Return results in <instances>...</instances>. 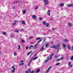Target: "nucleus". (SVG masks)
Here are the masks:
<instances>
[{
  "label": "nucleus",
  "instance_id": "f257e3e1",
  "mask_svg": "<svg viewBox=\"0 0 73 73\" xmlns=\"http://www.w3.org/2000/svg\"><path fill=\"white\" fill-rule=\"evenodd\" d=\"M60 46V44H58L57 46H54L53 45L51 47V48H54V49H57V48H59V46Z\"/></svg>",
  "mask_w": 73,
  "mask_h": 73
},
{
  "label": "nucleus",
  "instance_id": "f03ea898",
  "mask_svg": "<svg viewBox=\"0 0 73 73\" xmlns=\"http://www.w3.org/2000/svg\"><path fill=\"white\" fill-rule=\"evenodd\" d=\"M44 3L45 5H47L48 4V1L47 0H44Z\"/></svg>",
  "mask_w": 73,
  "mask_h": 73
},
{
  "label": "nucleus",
  "instance_id": "7ed1b4c3",
  "mask_svg": "<svg viewBox=\"0 0 73 73\" xmlns=\"http://www.w3.org/2000/svg\"><path fill=\"white\" fill-rule=\"evenodd\" d=\"M67 7H73V4H68L67 5Z\"/></svg>",
  "mask_w": 73,
  "mask_h": 73
},
{
  "label": "nucleus",
  "instance_id": "20e7f679",
  "mask_svg": "<svg viewBox=\"0 0 73 73\" xmlns=\"http://www.w3.org/2000/svg\"><path fill=\"white\" fill-rule=\"evenodd\" d=\"M12 69H13V70H12V73H14L15 72V68H14V66L12 67Z\"/></svg>",
  "mask_w": 73,
  "mask_h": 73
},
{
  "label": "nucleus",
  "instance_id": "39448f33",
  "mask_svg": "<svg viewBox=\"0 0 73 73\" xmlns=\"http://www.w3.org/2000/svg\"><path fill=\"white\" fill-rule=\"evenodd\" d=\"M54 55V54H53V53H52L50 55V58L49 59L50 60H51V59H52V57H53V55Z\"/></svg>",
  "mask_w": 73,
  "mask_h": 73
},
{
  "label": "nucleus",
  "instance_id": "423d86ee",
  "mask_svg": "<svg viewBox=\"0 0 73 73\" xmlns=\"http://www.w3.org/2000/svg\"><path fill=\"white\" fill-rule=\"evenodd\" d=\"M68 26L71 27H72L73 26V25L72 24V23H68Z\"/></svg>",
  "mask_w": 73,
  "mask_h": 73
},
{
  "label": "nucleus",
  "instance_id": "0eeeda50",
  "mask_svg": "<svg viewBox=\"0 0 73 73\" xmlns=\"http://www.w3.org/2000/svg\"><path fill=\"white\" fill-rule=\"evenodd\" d=\"M49 57H48V60H45L44 62V63H45V64L46 63V62H48V61H49Z\"/></svg>",
  "mask_w": 73,
  "mask_h": 73
},
{
  "label": "nucleus",
  "instance_id": "6e6552de",
  "mask_svg": "<svg viewBox=\"0 0 73 73\" xmlns=\"http://www.w3.org/2000/svg\"><path fill=\"white\" fill-rule=\"evenodd\" d=\"M44 46H43L40 49V51H42V50H43L44 49Z\"/></svg>",
  "mask_w": 73,
  "mask_h": 73
},
{
  "label": "nucleus",
  "instance_id": "1a4fd4ad",
  "mask_svg": "<svg viewBox=\"0 0 73 73\" xmlns=\"http://www.w3.org/2000/svg\"><path fill=\"white\" fill-rule=\"evenodd\" d=\"M42 41V39H40V40H39L38 42H37V44H36V45H35L34 46H36V45H37L38 44V43H39L40 42V41Z\"/></svg>",
  "mask_w": 73,
  "mask_h": 73
},
{
  "label": "nucleus",
  "instance_id": "9d476101",
  "mask_svg": "<svg viewBox=\"0 0 73 73\" xmlns=\"http://www.w3.org/2000/svg\"><path fill=\"white\" fill-rule=\"evenodd\" d=\"M36 17L37 16H36V15H33L32 16V18H33V19H36Z\"/></svg>",
  "mask_w": 73,
  "mask_h": 73
},
{
  "label": "nucleus",
  "instance_id": "9b49d317",
  "mask_svg": "<svg viewBox=\"0 0 73 73\" xmlns=\"http://www.w3.org/2000/svg\"><path fill=\"white\" fill-rule=\"evenodd\" d=\"M40 69H38L36 70V73H38V72H40Z\"/></svg>",
  "mask_w": 73,
  "mask_h": 73
},
{
  "label": "nucleus",
  "instance_id": "f8f14e48",
  "mask_svg": "<svg viewBox=\"0 0 73 73\" xmlns=\"http://www.w3.org/2000/svg\"><path fill=\"white\" fill-rule=\"evenodd\" d=\"M43 24L44 25H45L46 24V22L45 21H43Z\"/></svg>",
  "mask_w": 73,
  "mask_h": 73
},
{
  "label": "nucleus",
  "instance_id": "ddd939ff",
  "mask_svg": "<svg viewBox=\"0 0 73 73\" xmlns=\"http://www.w3.org/2000/svg\"><path fill=\"white\" fill-rule=\"evenodd\" d=\"M33 38V36H31L29 38V40H30V39H32V38Z\"/></svg>",
  "mask_w": 73,
  "mask_h": 73
},
{
  "label": "nucleus",
  "instance_id": "4468645a",
  "mask_svg": "<svg viewBox=\"0 0 73 73\" xmlns=\"http://www.w3.org/2000/svg\"><path fill=\"white\" fill-rule=\"evenodd\" d=\"M22 24H23V25H25V22L24 21H22Z\"/></svg>",
  "mask_w": 73,
  "mask_h": 73
},
{
  "label": "nucleus",
  "instance_id": "2eb2a0df",
  "mask_svg": "<svg viewBox=\"0 0 73 73\" xmlns=\"http://www.w3.org/2000/svg\"><path fill=\"white\" fill-rule=\"evenodd\" d=\"M48 15L50 16V11L49 10H48Z\"/></svg>",
  "mask_w": 73,
  "mask_h": 73
},
{
  "label": "nucleus",
  "instance_id": "dca6fc26",
  "mask_svg": "<svg viewBox=\"0 0 73 73\" xmlns=\"http://www.w3.org/2000/svg\"><path fill=\"white\" fill-rule=\"evenodd\" d=\"M41 40V38L38 37L36 38V40Z\"/></svg>",
  "mask_w": 73,
  "mask_h": 73
},
{
  "label": "nucleus",
  "instance_id": "f3484780",
  "mask_svg": "<svg viewBox=\"0 0 73 73\" xmlns=\"http://www.w3.org/2000/svg\"><path fill=\"white\" fill-rule=\"evenodd\" d=\"M49 43H47V44H46L45 47L46 48H47V47H48V45H49Z\"/></svg>",
  "mask_w": 73,
  "mask_h": 73
},
{
  "label": "nucleus",
  "instance_id": "a211bd4d",
  "mask_svg": "<svg viewBox=\"0 0 73 73\" xmlns=\"http://www.w3.org/2000/svg\"><path fill=\"white\" fill-rule=\"evenodd\" d=\"M64 4L63 3H61L60 5V6L62 7L63 6H64Z\"/></svg>",
  "mask_w": 73,
  "mask_h": 73
},
{
  "label": "nucleus",
  "instance_id": "6ab92c4d",
  "mask_svg": "<svg viewBox=\"0 0 73 73\" xmlns=\"http://www.w3.org/2000/svg\"><path fill=\"white\" fill-rule=\"evenodd\" d=\"M37 58H38V57H34L33 58V60H36Z\"/></svg>",
  "mask_w": 73,
  "mask_h": 73
},
{
  "label": "nucleus",
  "instance_id": "aec40b11",
  "mask_svg": "<svg viewBox=\"0 0 73 73\" xmlns=\"http://www.w3.org/2000/svg\"><path fill=\"white\" fill-rule=\"evenodd\" d=\"M62 45H63L62 46L63 47V48H65V47H66V45H65V44H63Z\"/></svg>",
  "mask_w": 73,
  "mask_h": 73
},
{
  "label": "nucleus",
  "instance_id": "412c9836",
  "mask_svg": "<svg viewBox=\"0 0 73 73\" xmlns=\"http://www.w3.org/2000/svg\"><path fill=\"white\" fill-rule=\"evenodd\" d=\"M15 32L16 33H17V32H19V31H18V30L17 29H16L15 30Z\"/></svg>",
  "mask_w": 73,
  "mask_h": 73
},
{
  "label": "nucleus",
  "instance_id": "4be33fe9",
  "mask_svg": "<svg viewBox=\"0 0 73 73\" xmlns=\"http://www.w3.org/2000/svg\"><path fill=\"white\" fill-rule=\"evenodd\" d=\"M32 51H31L30 52H28V54H27V56H29V54H30V53H32Z\"/></svg>",
  "mask_w": 73,
  "mask_h": 73
},
{
  "label": "nucleus",
  "instance_id": "5701e85b",
  "mask_svg": "<svg viewBox=\"0 0 73 73\" xmlns=\"http://www.w3.org/2000/svg\"><path fill=\"white\" fill-rule=\"evenodd\" d=\"M68 49H70V45L69 44L68 45Z\"/></svg>",
  "mask_w": 73,
  "mask_h": 73
},
{
  "label": "nucleus",
  "instance_id": "b1692460",
  "mask_svg": "<svg viewBox=\"0 0 73 73\" xmlns=\"http://www.w3.org/2000/svg\"><path fill=\"white\" fill-rule=\"evenodd\" d=\"M64 42H68V40L66 39H65L64 40Z\"/></svg>",
  "mask_w": 73,
  "mask_h": 73
},
{
  "label": "nucleus",
  "instance_id": "393cba45",
  "mask_svg": "<svg viewBox=\"0 0 73 73\" xmlns=\"http://www.w3.org/2000/svg\"><path fill=\"white\" fill-rule=\"evenodd\" d=\"M21 42H22V43H24V42H25V41H24L23 39H22L21 40Z\"/></svg>",
  "mask_w": 73,
  "mask_h": 73
},
{
  "label": "nucleus",
  "instance_id": "a878e982",
  "mask_svg": "<svg viewBox=\"0 0 73 73\" xmlns=\"http://www.w3.org/2000/svg\"><path fill=\"white\" fill-rule=\"evenodd\" d=\"M23 13H24V14L26 13V11L25 10H23Z\"/></svg>",
  "mask_w": 73,
  "mask_h": 73
},
{
  "label": "nucleus",
  "instance_id": "bb28decb",
  "mask_svg": "<svg viewBox=\"0 0 73 73\" xmlns=\"http://www.w3.org/2000/svg\"><path fill=\"white\" fill-rule=\"evenodd\" d=\"M32 47H33V46H31L29 47V49H31V48H32Z\"/></svg>",
  "mask_w": 73,
  "mask_h": 73
},
{
  "label": "nucleus",
  "instance_id": "cd10ccee",
  "mask_svg": "<svg viewBox=\"0 0 73 73\" xmlns=\"http://www.w3.org/2000/svg\"><path fill=\"white\" fill-rule=\"evenodd\" d=\"M16 54H17V53L15 52H14V56H16Z\"/></svg>",
  "mask_w": 73,
  "mask_h": 73
},
{
  "label": "nucleus",
  "instance_id": "c85d7f7f",
  "mask_svg": "<svg viewBox=\"0 0 73 73\" xmlns=\"http://www.w3.org/2000/svg\"><path fill=\"white\" fill-rule=\"evenodd\" d=\"M70 60H73V56H72L71 57V58Z\"/></svg>",
  "mask_w": 73,
  "mask_h": 73
},
{
  "label": "nucleus",
  "instance_id": "c756f323",
  "mask_svg": "<svg viewBox=\"0 0 73 73\" xmlns=\"http://www.w3.org/2000/svg\"><path fill=\"white\" fill-rule=\"evenodd\" d=\"M60 60H64V58L63 57H62L61 58H60Z\"/></svg>",
  "mask_w": 73,
  "mask_h": 73
},
{
  "label": "nucleus",
  "instance_id": "7c9ffc66",
  "mask_svg": "<svg viewBox=\"0 0 73 73\" xmlns=\"http://www.w3.org/2000/svg\"><path fill=\"white\" fill-rule=\"evenodd\" d=\"M24 65V63H21L19 64V65Z\"/></svg>",
  "mask_w": 73,
  "mask_h": 73
},
{
  "label": "nucleus",
  "instance_id": "2f4dec72",
  "mask_svg": "<svg viewBox=\"0 0 73 73\" xmlns=\"http://www.w3.org/2000/svg\"><path fill=\"white\" fill-rule=\"evenodd\" d=\"M3 35H6V32H4L3 33Z\"/></svg>",
  "mask_w": 73,
  "mask_h": 73
},
{
  "label": "nucleus",
  "instance_id": "473e14b6",
  "mask_svg": "<svg viewBox=\"0 0 73 73\" xmlns=\"http://www.w3.org/2000/svg\"><path fill=\"white\" fill-rule=\"evenodd\" d=\"M60 63H58V64H56L55 65H60Z\"/></svg>",
  "mask_w": 73,
  "mask_h": 73
},
{
  "label": "nucleus",
  "instance_id": "72a5a7b5",
  "mask_svg": "<svg viewBox=\"0 0 73 73\" xmlns=\"http://www.w3.org/2000/svg\"><path fill=\"white\" fill-rule=\"evenodd\" d=\"M60 60H61L60 59V58L57 59L56 60V61H60Z\"/></svg>",
  "mask_w": 73,
  "mask_h": 73
},
{
  "label": "nucleus",
  "instance_id": "f704fd0d",
  "mask_svg": "<svg viewBox=\"0 0 73 73\" xmlns=\"http://www.w3.org/2000/svg\"><path fill=\"white\" fill-rule=\"evenodd\" d=\"M18 47H19V48H18V49H20V45H18Z\"/></svg>",
  "mask_w": 73,
  "mask_h": 73
},
{
  "label": "nucleus",
  "instance_id": "c9c22d12",
  "mask_svg": "<svg viewBox=\"0 0 73 73\" xmlns=\"http://www.w3.org/2000/svg\"><path fill=\"white\" fill-rule=\"evenodd\" d=\"M48 26H49V24L47 23L46 25V27H48Z\"/></svg>",
  "mask_w": 73,
  "mask_h": 73
},
{
  "label": "nucleus",
  "instance_id": "e433bc0d",
  "mask_svg": "<svg viewBox=\"0 0 73 73\" xmlns=\"http://www.w3.org/2000/svg\"><path fill=\"white\" fill-rule=\"evenodd\" d=\"M40 20H42V17H40Z\"/></svg>",
  "mask_w": 73,
  "mask_h": 73
},
{
  "label": "nucleus",
  "instance_id": "4c0bfd02",
  "mask_svg": "<svg viewBox=\"0 0 73 73\" xmlns=\"http://www.w3.org/2000/svg\"><path fill=\"white\" fill-rule=\"evenodd\" d=\"M38 6H37L36 7V8H35V9H38Z\"/></svg>",
  "mask_w": 73,
  "mask_h": 73
},
{
  "label": "nucleus",
  "instance_id": "58836bf2",
  "mask_svg": "<svg viewBox=\"0 0 73 73\" xmlns=\"http://www.w3.org/2000/svg\"><path fill=\"white\" fill-rule=\"evenodd\" d=\"M14 3H15V4H17V3H18V1H16V2L15 1L14 2Z\"/></svg>",
  "mask_w": 73,
  "mask_h": 73
},
{
  "label": "nucleus",
  "instance_id": "ea45409f",
  "mask_svg": "<svg viewBox=\"0 0 73 73\" xmlns=\"http://www.w3.org/2000/svg\"><path fill=\"white\" fill-rule=\"evenodd\" d=\"M16 23H18V21L16 20H15L14 21Z\"/></svg>",
  "mask_w": 73,
  "mask_h": 73
},
{
  "label": "nucleus",
  "instance_id": "a19ab883",
  "mask_svg": "<svg viewBox=\"0 0 73 73\" xmlns=\"http://www.w3.org/2000/svg\"><path fill=\"white\" fill-rule=\"evenodd\" d=\"M32 60H33V58H32L31 60H30V62H32Z\"/></svg>",
  "mask_w": 73,
  "mask_h": 73
},
{
  "label": "nucleus",
  "instance_id": "79ce46f5",
  "mask_svg": "<svg viewBox=\"0 0 73 73\" xmlns=\"http://www.w3.org/2000/svg\"><path fill=\"white\" fill-rule=\"evenodd\" d=\"M37 48V46H36V47H34V49H36Z\"/></svg>",
  "mask_w": 73,
  "mask_h": 73
},
{
  "label": "nucleus",
  "instance_id": "37998d69",
  "mask_svg": "<svg viewBox=\"0 0 73 73\" xmlns=\"http://www.w3.org/2000/svg\"><path fill=\"white\" fill-rule=\"evenodd\" d=\"M21 32H23V31H24V29H21V30H20Z\"/></svg>",
  "mask_w": 73,
  "mask_h": 73
},
{
  "label": "nucleus",
  "instance_id": "c03bdc74",
  "mask_svg": "<svg viewBox=\"0 0 73 73\" xmlns=\"http://www.w3.org/2000/svg\"><path fill=\"white\" fill-rule=\"evenodd\" d=\"M70 68H72V65L71 64L70 66Z\"/></svg>",
  "mask_w": 73,
  "mask_h": 73
},
{
  "label": "nucleus",
  "instance_id": "a18cd8bd",
  "mask_svg": "<svg viewBox=\"0 0 73 73\" xmlns=\"http://www.w3.org/2000/svg\"><path fill=\"white\" fill-rule=\"evenodd\" d=\"M12 24L13 25H16V23H12Z\"/></svg>",
  "mask_w": 73,
  "mask_h": 73
},
{
  "label": "nucleus",
  "instance_id": "49530a36",
  "mask_svg": "<svg viewBox=\"0 0 73 73\" xmlns=\"http://www.w3.org/2000/svg\"><path fill=\"white\" fill-rule=\"evenodd\" d=\"M28 49V47L27 46L26 47V49L27 50V49Z\"/></svg>",
  "mask_w": 73,
  "mask_h": 73
},
{
  "label": "nucleus",
  "instance_id": "de8ad7c7",
  "mask_svg": "<svg viewBox=\"0 0 73 73\" xmlns=\"http://www.w3.org/2000/svg\"><path fill=\"white\" fill-rule=\"evenodd\" d=\"M57 55H56L55 56V58H57Z\"/></svg>",
  "mask_w": 73,
  "mask_h": 73
},
{
  "label": "nucleus",
  "instance_id": "09e8293b",
  "mask_svg": "<svg viewBox=\"0 0 73 73\" xmlns=\"http://www.w3.org/2000/svg\"><path fill=\"white\" fill-rule=\"evenodd\" d=\"M37 54H35V55H34V57H35V56H37Z\"/></svg>",
  "mask_w": 73,
  "mask_h": 73
},
{
  "label": "nucleus",
  "instance_id": "8fccbe9b",
  "mask_svg": "<svg viewBox=\"0 0 73 73\" xmlns=\"http://www.w3.org/2000/svg\"><path fill=\"white\" fill-rule=\"evenodd\" d=\"M72 50H73V45L72 46Z\"/></svg>",
  "mask_w": 73,
  "mask_h": 73
},
{
  "label": "nucleus",
  "instance_id": "3c124183",
  "mask_svg": "<svg viewBox=\"0 0 73 73\" xmlns=\"http://www.w3.org/2000/svg\"><path fill=\"white\" fill-rule=\"evenodd\" d=\"M70 65V62H69V63H68V65Z\"/></svg>",
  "mask_w": 73,
  "mask_h": 73
},
{
  "label": "nucleus",
  "instance_id": "603ef678",
  "mask_svg": "<svg viewBox=\"0 0 73 73\" xmlns=\"http://www.w3.org/2000/svg\"><path fill=\"white\" fill-rule=\"evenodd\" d=\"M48 71H49V70H48L46 72L47 73V72H48Z\"/></svg>",
  "mask_w": 73,
  "mask_h": 73
},
{
  "label": "nucleus",
  "instance_id": "864d4df0",
  "mask_svg": "<svg viewBox=\"0 0 73 73\" xmlns=\"http://www.w3.org/2000/svg\"><path fill=\"white\" fill-rule=\"evenodd\" d=\"M24 62V61H23V60H22L21 61V62Z\"/></svg>",
  "mask_w": 73,
  "mask_h": 73
},
{
  "label": "nucleus",
  "instance_id": "5fc2aeb1",
  "mask_svg": "<svg viewBox=\"0 0 73 73\" xmlns=\"http://www.w3.org/2000/svg\"><path fill=\"white\" fill-rule=\"evenodd\" d=\"M15 6H14V7H13V9H15Z\"/></svg>",
  "mask_w": 73,
  "mask_h": 73
},
{
  "label": "nucleus",
  "instance_id": "6e6d98bb",
  "mask_svg": "<svg viewBox=\"0 0 73 73\" xmlns=\"http://www.w3.org/2000/svg\"><path fill=\"white\" fill-rule=\"evenodd\" d=\"M50 20H51V21L53 20V19H50Z\"/></svg>",
  "mask_w": 73,
  "mask_h": 73
},
{
  "label": "nucleus",
  "instance_id": "4d7b16f0",
  "mask_svg": "<svg viewBox=\"0 0 73 73\" xmlns=\"http://www.w3.org/2000/svg\"><path fill=\"white\" fill-rule=\"evenodd\" d=\"M52 30H53V31H54V28H52Z\"/></svg>",
  "mask_w": 73,
  "mask_h": 73
},
{
  "label": "nucleus",
  "instance_id": "13d9d810",
  "mask_svg": "<svg viewBox=\"0 0 73 73\" xmlns=\"http://www.w3.org/2000/svg\"><path fill=\"white\" fill-rule=\"evenodd\" d=\"M52 68V66H50L49 67V68H50H50Z\"/></svg>",
  "mask_w": 73,
  "mask_h": 73
},
{
  "label": "nucleus",
  "instance_id": "bf43d9fd",
  "mask_svg": "<svg viewBox=\"0 0 73 73\" xmlns=\"http://www.w3.org/2000/svg\"><path fill=\"white\" fill-rule=\"evenodd\" d=\"M31 62H29V64H31Z\"/></svg>",
  "mask_w": 73,
  "mask_h": 73
},
{
  "label": "nucleus",
  "instance_id": "052dcab7",
  "mask_svg": "<svg viewBox=\"0 0 73 73\" xmlns=\"http://www.w3.org/2000/svg\"><path fill=\"white\" fill-rule=\"evenodd\" d=\"M50 70V68H49L48 69V70Z\"/></svg>",
  "mask_w": 73,
  "mask_h": 73
},
{
  "label": "nucleus",
  "instance_id": "680f3d73",
  "mask_svg": "<svg viewBox=\"0 0 73 73\" xmlns=\"http://www.w3.org/2000/svg\"><path fill=\"white\" fill-rule=\"evenodd\" d=\"M30 65V64H29L28 65V66H29V65Z\"/></svg>",
  "mask_w": 73,
  "mask_h": 73
},
{
  "label": "nucleus",
  "instance_id": "e2e57ef3",
  "mask_svg": "<svg viewBox=\"0 0 73 73\" xmlns=\"http://www.w3.org/2000/svg\"><path fill=\"white\" fill-rule=\"evenodd\" d=\"M52 43H53V42H51V44H52Z\"/></svg>",
  "mask_w": 73,
  "mask_h": 73
},
{
  "label": "nucleus",
  "instance_id": "0e129e2a",
  "mask_svg": "<svg viewBox=\"0 0 73 73\" xmlns=\"http://www.w3.org/2000/svg\"><path fill=\"white\" fill-rule=\"evenodd\" d=\"M12 36H13L12 35H11V37H12Z\"/></svg>",
  "mask_w": 73,
  "mask_h": 73
},
{
  "label": "nucleus",
  "instance_id": "69168bd1",
  "mask_svg": "<svg viewBox=\"0 0 73 73\" xmlns=\"http://www.w3.org/2000/svg\"><path fill=\"white\" fill-rule=\"evenodd\" d=\"M58 50H60V49L59 48H58Z\"/></svg>",
  "mask_w": 73,
  "mask_h": 73
},
{
  "label": "nucleus",
  "instance_id": "338daca9",
  "mask_svg": "<svg viewBox=\"0 0 73 73\" xmlns=\"http://www.w3.org/2000/svg\"><path fill=\"white\" fill-rule=\"evenodd\" d=\"M52 36H54V35H52Z\"/></svg>",
  "mask_w": 73,
  "mask_h": 73
},
{
  "label": "nucleus",
  "instance_id": "774afa93",
  "mask_svg": "<svg viewBox=\"0 0 73 73\" xmlns=\"http://www.w3.org/2000/svg\"><path fill=\"white\" fill-rule=\"evenodd\" d=\"M57 52H58V50H57Z\"/></svg>",
  "mask_w": 73,
  "mask_h": 73
}]
</instances>
